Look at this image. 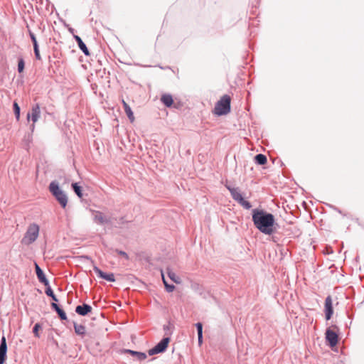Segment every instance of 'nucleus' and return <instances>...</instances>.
Segmentation results:
<instances>
[{
	"label": "nucleus",
	"mask_w": 364,
	"mask_h": 364,
	"mask_svg": "<svg viewBox=\"0 0 364 364\" xmlns=\"http://www.w3.org/2000/svg\"><path fill=\"white\" fill-rule=\"evenodd\" d=\"M166 273L169 279L176 284H180L181 280L169 267L166 269Z\"/></svg>",
	"instance_id": "obj_22"
},
{
	"label": "nucleus",
	"mask_w": 364,
	"mask_h": 364,
	"mask_svg": "<svg viewBox=\"0 0 364 364\" xmlns=\"http://www.w3.org/2000/svg\"><path fill=\"white\" fill-rule=\"evenodd\" d=\"M70 31L71 33H73L74 29H73V28H70Z\"/></svg>",
	"instance_id": "obj_37"
},
{
	"label": "nucleus",
	"mask_w": 364,
	"mask_h": 364,
	"mask_svg": "<svg viewBox=\"0 0 364 364\" xmlns=\"http://www.w3.org/2000/svg\"><path fill=\"white\" fill-rule=\"evenodd\" d=\"M230 195L232 198L237 203L243 198L242 193L239 190V188H235L234 189L230 190Z\"/></svg>",
	"instance_id": "obj_24"
},
{
	"label": "nucleus",
	"mask_w": 364,
	"mask_h": 364,
	"mask_svg": "<svg viewBox=\"0 0 364 364\" xmlns=\"http://www.w3.org/2000/svg\"><path fill=\"white\" fill-rule=\"evenodd\" d=\"M13 110L16 119L19 121L21 117V107L16 101L13 102Z\"/></svg>",
	"instance_id": "obj_26"
},
{
	"label": "nucleus",
	"mask_w": 364,
	"mask_h": 364,
	"mask_svg": "<svg viewBox=\"0 0 364 364\" xmlns=\"http://www.w3.org/2000/svg\"><path fill=\"white\" fill-rule=\"evenodd\" d=\"M73 38L75 42L77 43L78 48L84 53V55L86 56H89L90 55V51L86 44L82 40V38L77 35H73Z\"/></svg>",
	"instance_id": "obj_15"
},
{
	"label": "nucleus",
	"mask_w": 364,
	"mask_h": 364,
	"mask_svg": "<svg viewBox=\"0 0 364 364\" xmlns=\"http://www.w3.org/2000/svg\"><path fill=\"white\" fill-rule=\"evenodd\" d=\"M50 306L51 309L56 312L61 321L68 320V316L65 311L58 304L52 302L50 304Z\"/></svg>",
	"instance_id": "obj_14"
},
{
	"label": "nucleus",
	"mask_w": 364,
	"mask_h": 364,
	"mask_svg": "<svg viewBox=\"0 0 364 364\" xmlns=\"http://www.w3.org/2000/svg\"><path fill=\"white\" fill-rule=\"evenodd\" d=\"M252 220L255 228L264 235H270L276 230L275 225L277 224L274 215L263 209H252Z\"/></svg>",
	"instance_id": "obj_1"
},
{
	"label": "nucleus",
	"mask_w": 364,
	"mask_h": 364,
	"mask_svg": "<svg viewBox=\"0 0 364 364\" xmlns=\"http://www.w3.org/2000/svg\"><path fill=\"white\" fill-rule=\"evenodd\" d=\"M174 326L171 322H168V324L164 325L163 326V329L165 331L166 336H169L171 338V334L173 333Z\"/></svg>",
	"instance_id": "obj_28"
},
{
	"label": "nucleus",
	"mask_w": 364,
	"mask_h": 364,
	"mask_svg": "<svg viewBox=\"0 0 364 364\" xmlns=\"http://www.w3.org/2000/svg\"><path fill=\"white\" fill-rule=\"evenodd\" d=\"M73 327L75 330V333L77 336H80L83 337L86 333L85 326L82 324H78L76 322H73Z\"/></svg>",
	"instance_id": "obj_19"
},
{
	"label": "nucleus",
	"mask_w": 364,
	"mask_h": 364,
	"mask_svg": "<svg viewBox=\"0 0 364 364\" xmlns=\"http://www.w3.org/2000/svg\"><path fill=\"white\" fill-rule=\"evenodd\" d=\"M92 310L90 304L83 303L82 305H78L75 307V312L82 316H87Z\"/></svg>",
	"instance_id": "obj_13"
},
{
	"label": "nucleus",
	"mask_w": 364,
	"mask_h": 364,
	"mask_svg": "<svg viewBox=\"0 0 364 364\" xmlns=\"http://www.w3.org/2000/svg\"><path fill=\"white\" fill-rule=\"evenodd\" d=\"M71 188L74 193L77 196L78 198H82L83 196L82 187L79 185L77 182H73L71 184Z\"/></svg>",
	"instance_id": "obj_21"
},
{
	"label": "nucleus",
	"mask_w": 364,
	"mask_h": 364,
	"mask_svg": "<svg viewBox=\"0 0 364 364\" xmlns=\"http://www.w3.org/2000/svg\"><path fill=\"white\" fill-rule=\"evenodd\" d=\"M35 128H36V123H33L32 122V123L29 125V130L31 132V135H32V134L33 133Z\"/></svg>",
	"instance_id": "obj_35"
},
{
	"label": "nucleus",
	"mask_w": 364,
	"mask_h": 364,
	"mask_svg": "<svg viewBox=\"0 0 364 364\" xmlns=\"http://www.w3.org/2000/svg\"><path fill=\"white\" fill-rule=\"evenodd\" d=\"M231 98L228 95H224L215 104L214 114L217 116L228 114L231 109Z\"/></svg>",
	"instance_id": "obj_3"
},
{
	"label": "nucleus",
	"mask_w": 364,
	"mask_h": 364,
	"mask_svg": "<svg viewBox=\"0 0 364 364\" xmlns=\"http://www.w3.org/2000/svg\"><path fill=\"white\" fill-rule=\"evenodd\" d=\"M93 220L97 225H105L110 223L109 218L105 216L102 212L99 210H92Z\"/></svg>",
	"instance_id": "obj_8"
},
{
	"label": "nucleus",
	"mask_w": 364,
	"mask_h": 364,
	"mask_svg": "<svg viewBox=\"0 0 364 364\" xmlns=\"http://www.w3.org/2000/svg\"><path fill=\"white\" fill-rule=\"evenodd\" d=\"M48 189L60 206L65 208L68 204V196L60 188L59 183L57 181H51L49 184Z\"/></svg>",
	"instance_id": "obj_2"
},
{
	"label": "nucleus",
	"mask_w": 364,
	"mask_h": 364,
	"mask_svg": "<svg viewBox=\"0 0 364 364\" xmlns=\"http://www.w3.org/2000/svg\"><path fill=\"white\" fill-rule=\"evenodd\" d=\"M170 341L171 338L169 336L164 337L157 344L148 350V354L149 355H154L164 353L168 346Z\"/></svg>",
	"instance_id": "obj_5"
},
{
	"label": "nucleus",
	"mask_w": 364,
	"mask_h": 364,
	"mask_svg": "<svg viewBox=\"0 0 364 364\" xmlns=\"http://www.w3.org/2000/svg\"><path fill=\"white\" fill-rule=\"evenodd\" d=\"M28 35L32 41L33 48L36 47V46H39L37 39H36V35L30 29H28Z\"/></svg>",
	"instance_id": "obj_31"
},
{
	"label": "nucleus",
	"mask_w": 364,
	"mask_h": 364,
	"mask_svg": "<svg viewBox=\"0 0 364 364\" xmlns=\"http://www.w3.org/2000/svg\"><path fill=\"white\" fill-rule=\"evenodd\" d=\"M326 341L330 347H334L338 342V335L337 333L328 328L325 333Z\"/></svg>",
	"instance_id": "obj_7"
},
{
	"label": "nucleus",
	"mask_w": 364,
	"mask_h": 364,
	"mask_svg": "<svg viewBox=\"0 0 364 364\" xmlns=\"http://www.w3.org/2000/svg\"><path fill=\"white\" fill-rule=\"evenodd\" d=\"M45 293L48 296H49L52 299L53 302L57 304V302L58 301V299L57 296H55V294H54V291L52 289L50 284H48V286H46Z\"/></svg>",
	"instance_id": "obj_25"
},
{
	"label": "nucleus",
	"mask_w": 364,
	"mask_h": 364,
	"mask_svg": "<svg viewBox=\"0 0 364 364\" xmlns=\"http://www.w3.org/2000/svg\"><path fill=\"white\" fill-rule=\"evenodd\" d=\"M33 51H34V54H35V57H36V60H41V56L40 50H39V46L34 47Z\"/></svg>",
	"instance_id": "obj_33"
},
{
	"label": "nucleus",
	"mask_w": 364,
	"mask_h": 364,
	"mask_svg": "<svg viewBox=\"0 0 364 364\" xmlns=\"http://www.w3.org/2000/svg\"><path fill=\"white\" fill-rule=\"evenodd\" d=\"M35 272L39 282L43 284L45 287L48 286L50 284L48 279H47L43 270L36 262H35Z\"/></svg>",
	"instance_id": "obj_12"
},
{
	"label": "nucleus",
	"mask_w": 364,
	"mask_h": 364,
	"mask_svg": "<svg viewBox=\"0 0 364 364\" xmlns=\"http://www.w3.org/2000/svg\"><path fill=\"white\" fill-rule=\"evenodd\" d=\"M41 107L38 103L32 105L31 111L27 113L26 120L28 122L30 121L36 123L41 117Z\"/></svg>",
	"instance_id": "obj_6"
},
{
	"label": "nucleus",
	"mask_w": 364,
	"mask_h": 364,
	"mask_svg": "<svg viewBox=\"0 0 364 364\" xmlns=\"http://www.w3.org/2000/svg\"><path fill=\"white\" fill-rule=\"evenodd\" d=\"M238 203L246 210H250L252 208V204L250 201L242 198Z\"/></svg>",
	"instance_id": "obj_30"
},
{
	"label": "nucleus",
	"mask_w": 364,
	"mask_h": 364,
	"mask_svg": "<svg viewBox=\"0 0 364 364\" xmlns=\"http://www.w3.org/2000/svg\"><path fill=\"white\" fill-rule=\"evenodd\" d=\"M25 68V61L23 57H18V72L21 73L23 72Z\"/></svg>",
	"instance_id": "obj_29"
},
{
	"label": "nucleus",
	"mask_w": 364,
	"mask_h": 364,
	"mask_svg": "<svg viewBox=\"0 0 364 364\" xmlns=\"http://www.w3.org/2000/svg\"><path fill=\"white\" fill-rule=\"evenodd\" d=\"M333 327L337 328V326L336 325L333 326Z\"/></svg>",
	"instance_id": "obj_38"
},
{
	"label": "nucleus",
	"mask_w": 364,
	"mask_h": 364,
	"mask_svg": "<svg viewBox=\"0 0 364 364\" xmlns=\"http://www.w3.org/2000/svg\"><path fill=\"white\" fill-rule=\"evenodd\" d=\"M122 105H123L124 110L128 119H129V121L131 122H133L134 121L135 118L134 116V112L132 110V108L124 100H122Z\"/></svg>",
	"instance_id": "obj_18"
},
{
	"label": "nucleus",
	"mask_w": 364,
	"mask_h": 364,
	"mask_svg": "<svg viewBox=\"0 0 364 364\" xmlns=\"http://www.w3.org/2000/svg\"><path fill=\"white\" fill-rule=\"evenodd\" d=\"M161 102L166 107H171L173 104V97L171 94H163L161 97Z\"/></svg>",
	"instance_id": "obj_17"
},
{
	"label": "nucleus",
	"mask_w": 364,
	"mask_h": 364,
	"mask_svg": "<svg viewBox=\"0 0 364 364\" xmlns=\"http://www.w3.org/2000/svg\"><path fill=\"white\" fill-rule=\"evenodd\" d=\"M41 328V325L39 323H35V325L33 327V333L36 338L40 337V334H39L38 331Z\"/></svg>",
	"instance_id": "obj_32"
},
{
	"label": "nucleus",
	"mask_w": 364,
	"mask_h": 364,
	"mask_svg": "<svg viewBox=\"0 0 364 364\" xmlns=\"http://www.w3.org/2000/svg\"><path fill=\"white\" fill-rule=\"evenodd\" d=\"M195 326L198 333V344L201 345L203 343V323L201 322H198Z\"/></svg>",
	"instance_id": "obj_23"
},
{
	"label": "nucleus",
	"mask_w": 364,
	"mask_h": 364,
	"mask_svg": "<svg viewBox=\"0 0 364 364\" xmlns=\"http://www.w3.org/2000/svg\"><path fill=\"white\" fill-rule=\"evenodd\" d=\"M123 352L126 354H129L132 356L136 357L139 360H144L147 358V355L144 352L136 351L131 349H124Z\"/></svg>",
	"instance_id": "obj_16"
},
{
	"label": "nucleus",
	"mask_w": 364,
	"mask_h": 364,
	"mask_svg": "<svg viewBox=\"0 0 364 364\" xmlns=\"http://www.w3.org/2000/svg\"><path fill=\"white\" fill-rule=\"evenodd\" d=\"M7 358V343L4 336H2L0 341V364H4Z\"/></svg>",
	"instance_id": "obj_11"
},
{
	"label": "nucleus",
	"mask_w": 364,
	"mask_h": 364,
	"mask_svg": "<svg viewBox=\"0 0 364 364\" xmlns=\"http://www.w3.org/2000/svg\"><path fill=\"white\" fill-rule=\"evenodd\" d=\"M254 161L257 165H265L267 163V158L263 154H257L255 156Z\"/></svg>",
	"instance_id": "obj_20"
},
{
	"label": "nucleus",
	"mask_w": 364,
	"mask_h": 364,
	"mask_svg": "<svg viewBox=\"0 0 364 364\" xmlns=\"http://www.w3.org/2000/svg\"><path fill=\"white\" fill-rule=\"evenodd\" d=\"M225 188L230 192V190L235 188V187H232L231 185L226 183L225 185Z\"/></svg>",
	"instance_id": "obj_36"
},
{
	"label": "nucleus",
	"mask_w": 364,
	"mask_h": 364,
	"mask_svg": "<svg viewBox=\"0 0 364 364\" xmlns=\"http://www.w3.org/2000/svg\"><path fill=\"white\" fill-rule=\"evenodd\" d=\"M93 270L96 273L98 277L102 278L106 281L114 282H115L114 274L113 273H107L103 272L97 266L93 267Z\"/></svg>",
	"instance_id": "obj_10"
},
{
	"label": "nucleus",
	"mask_w": 364,
	"mask_h": 364,
	"mask_svg": "<svg viewBox=\"0 0 364 364\" xmlns=\"http://www.w3.org/2000/svg\"><path fill=\"white\" fill-rule=\"evenodd\" d=\"M115 252H116L118 255H121V256L124 257L126 259H129V256H128L127 253V252H125L124 251H123V250H118V249H116V250H115Z\"/></svg>",
	"instance_id": "obj_34"
},
{
	"label": "nucleus",
	"mask_w": 364,
	"mask_h": 364,
	"mask_svg": "<svg viewBox=\"0 0 364 364\" xmlns=\"http://www.w3.org/2000/svg\"><path fill=\"white\" fill-rule=\"evenodd\" d=\"M324 314L326 321L330 320L333 314V301L330 295H328L325 299Z\"/></svg>",
	"instance_id": "obj_9"
},
{
	"label": "nucleus",
	"mask_w": 364,
	"mask_h": 364,
	"mask_svg": "<svg viewBox=\"0 0 364 364\" xmlns=\"http://www.w3.org/2000/svg\"><path fill=\"white\" fill-rule=\"evenodd\" d=\"M39 226L36 223L31 224L21 240V243L24 245H30L34 242L39 235Z\"/></svg>",
	"instance_id": "obj_4"
},
{
	"label": "nucleus",
	"mask_w": 364,
	"mask_h": 364,
	"mask_svg": "<svg viewBox=\"0 0 364 364\" xmlns=\"http://www.w3.org/2000/svg\"><path fill=\"white\" fill-rule=\"evenodd\" d=\"M161 277H162V279H163V282H164L166 291L169 293L173 291V290L175 289V286L172 284L168 283V282L166 280V279L164 277V274L163 272H161Z\"/></svg>",
	"instance_id": "obj_27"
}]
</instances>
